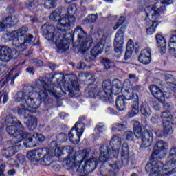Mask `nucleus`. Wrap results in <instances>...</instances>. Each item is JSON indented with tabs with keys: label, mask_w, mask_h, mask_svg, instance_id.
<instances>
[{
	"label": "nucleus",
	"mask_w": 176,
	"mask_h": 176,
	"mask_svg": "<svg viewBox=\"0 0 176 176\" xmlns=\"http://www.w3.org/2000/svg\"><path fill=\"white\" fill-rule=\"evenodd\" d=\"M50 19L54 23L58 22L56 28L52 25L45 23L41 27L43 36L47 41H54L58 53H64L69 49V40L65 37V30L72 25H75L76 19L74 16L67 18L61 17V14L54 10L50 15Z\"/></svg>",
	"instance_id": "1"
},
{
	"label": "nucleus",
	"mask_w": 176,
	"mask_h": 176,
	"mask_svg": "<svg viewBox=\"0 0 176 176\" xmlns=\"http://www.w3.org/2000/svg\"><path fill=\"white\" fill-rule=\"evenodd\" d=\"M168 147V144L163 140H160L155 144L150 162L146 166V171L150 173L149 176H169L171 173H174L176 168V147H172L170 149V160L168 161L165 166L161 161L155 160L164 157Z\"/></svg>",
	"instance_id": "2"
},
{
	"label": "nucleus",
	"mask_w": 176,
	"mask_h": 176,
	"mask_svg": "<svg viewBox=\"0 0 176 176\" xmlns=\"http://www.w3.org/2000/svg\"><path fill=\"white\" fill-rule=\"evenodd\" d=\"M73 36H76L78 41V47L80 52L83 54L85 61L90 63L96 60L98 54H101L104 50V44L98 43L96 46L91 50V54L88 53L89 49L93 45V38L88 36L80 26H77L73 33Z\"/></svg>",
	"instance_id": "3"
},
{
	"label": "nucleus",
	"mask_w": 176,
	"mask_h": 176,
	"mask_svg": "<svg viewBox=\"0 0 176 176\" xmlns=\"http://www.w3.org/2000/svg\"><path fill=\"white\" fill-rule=\"evenodd\" d=\"M23 129L24 127L20 122H15L14 125H8L6 131L9 135L13 137L10 140V142H12V145L13 144H19L23 140H25L23 142L24 146L26 148H32L35 145L36 141H39L40 142L45 141V136L43 135L36 133L28 134L27 132L23 131Z\"/></svg>",
	"instance_id": "4"
},
{
	"label": "nucleus",
	"mask_w": 176,
	"mask_h": 176,
	"mask_svg": "<svg viewBox=\"0 0 176 176\" xmlns=\"http://www.w3.org/2000/svg\"><path fill=\"white\" fill-rule=\"evenodd\" d=\"M33 90V87H25L23 91H20L16 95L15 101L22 102L21 105L17 109L18 115L24 116L25 119L28 115H31L30 112L34 113L35 112L34 109H38L41 107V102L35 100L32 97L34 96Z\"/></svg>",
	"instance_id": "5"
},
{
	"label": "nucleus",
	"mask_w": 176,
	"mask_h": 176,
	"mask_svg": "<svg viewBox=\"0 0 176 176\" xmlns=\"http://www.w3.org/2000/svg\"><path fill=\"white\" fill-rule=\"evenodd\" d=\"M160 7L157 6H148L144 9L145 18L144 21L147 25L146 32L148 35H152L156 32V27L159 25L160 21V13H163L166 10V6L171 5L173 0H160Z\"/></svg>",
	"instance_id": "6"
},
{
	"label": "nucleus",
	"mask_w": 176,
	"mask_h": 176,
	"mask_svg": "<svg viewBox=\"0 0 176 176\" xmlns=\"http://www.w3.org/2000/svg\"><path fill=\"white\" fill-rule=\"evenodd\" d=\"M26 87H32L33 96L32 97L34 98V101H39L40 105L43 102L49 104L52 102V99L49 98L47 93H50L51 96H56L57 91L55 89L56 87L54 84L52 82H47V78L46 77H40L39 80L37 82V85L34 86H26Z\"/></svg>",
	"instance_id": "7"
},
{
	"label": "nucleus",
	"mask_w": 176,
	"mask_h": 176,
	"mask_svg": "<svg viewBox=\"0 0 176 176\" xmlns=\"http://www.w3.org/2000/svg\"><path fill=\"white\" fill-rule=\"evenodd\" d=\"M28 28L23 26L18 30L8 32L2 36L4 42L12 41V46L16 48L18 52H23L25 49V46L31 45L34 36L27 34Z\"/></svg>",
	"instance_id": "8"
},
{
	"label": "nucleus",
	"mask_w": 176,
	"mask_h": 176,
	"mask_svg": "<svg viewBox=\"0 0 176 176\" xmlns=\"http://www.w3.org/2000/svg\"><path fill=\"white\" fill-rule=\"evenodd\" d=\"M91 153H93V151L91 150L84 149L79 151L76 153L75 155L68 157L66 164L72 168H76L77 167V175L84 176L85 170H83L82 162L85 160V159H87Z\"/></svg>",
	"instance_id": "9"
},
{
	"label": "nucleus",
	"mask_w": 176,
	"mask_h": 176,
	"mask_svg": "<svg viewBox=\"0 0 176 176\" xmlns=\"http://www.w3.org/2000/svg\"><path fill=\"white\" fill-rule=\"evenodd\" d=\"M134 133L136 138H140L142 140L141 147L151 146L152 142H153V133L149 130H145L142 132V129L141 128V124L139 122L134 123Z\"/></svg>",
	"instance_id": "10"
},
{
	"label": "nucleus",
	"mask_w": 176,
	"mask_h": 176,
	"mask_svg": "<svg viewBox=\"0 0 176 176\" xmlns=\"http://www.w3.org/2000/svg\"><path fill=\"white\" fill-rule=\"evenodd\" d=\"M164 130L163 132H160V131H157L155 132V134L157 137L162 138V135L164 137H167V135H171L174 131L173 130V122L174 120L173 119V116L170 113V111H164L161 116Z\"/></svg>",
	"instance_id": "11"
},
{
	"label": "nucleus",
	"mask_w": 176,
	"mask_h": 176,
	"mask_svg": "<svg viewBox=\"0 0 176 176\" xmlns=\"http://www.w3.org/2000/svg\"><path fill=\"white\" fill-rule=\"evenodd\" d=\"M6 11L10 15L6 18V20L0 22V31H6L8 28L14 27L19 23V19L14 15V9L13 7H8Z\"/></svg>",
	"instance_id": "12"
},
{
	"label": "nucleus",
	"mask_w": 176,
	"mask_h": 176,
	"mask_svg": "<svg viewBox=\"0 0 176 176\" xmlns=\"http://www.w3.org/2000/svg\"><path fill=\"white\" fill-rule=\"evenodd\" d=\"M83 131H85V124L80 123V121L77 122L71 129L70 133H69V141L72 142V144H79Z\"/></svg>",
	"instance_id": "13"
},
{
	"label": "nucleus",
	"mask_w": 176,
	"mask_h": 176,
	"mask_svg": "<svg viewBox=\"0 0 176 176\" xmlns=\"http://www.w3.org/2000/svg\"><path fill=\"white\" fill-rule=\"evenodd\" d=\"M135 98V101L133 102L131 111L129 112V115L131 118L137 116L138 113H140V104L138 103V94H133V91H126L125 93V99L127 100H133Z\"/></svg>",
	"instance_id": "14"
},
{
	"label": "nucleus",
	"mask_w": 176,
	"mask_h": 176,
	"mask_svg": "<svg viewBox=\"0 0 176 176\" xmlns=\"http://www.w3.org/2000/svg\"><path fill=\"white\" fill-rule=\"evenodd\" d=\"M113 45L115 52L118 53V54H122L123 52V45H124V32L122 28L117 32Z\"/></svg>",
	"instance_id": "15"
},
{
	"label": "nucleus",
	"mask_w": 176,
	"mask_h": 176,
	"mask_svg": "<svg viewBox=\"0 0 176 176\" xmlns=\"http://www.w3.org/2000/svg\"><path fill=\"white\" fill-rule=\"evenodd\" d=\"M151 94L160 102L163 104L166 101V93L162 91L159 87L155 85H151L148 87Z\"/></svg>",
	"instance_id": "16"
},
{
	"label": "nucleus",
	"mask_w": 176,
	"mask_h": 176,
	"mask_svg": "<svg viewBox=\"0 0 176 176\" xmlns=\"http://www.w3.org/2000/svg\"><path fill=\"white\" fill-rule=\"evenodd\" d=\"M13 58V50L8 46H0V60L3 63H9Z\"/></svg>",
	"instance_id": "17"
},
{
	"label": "nucleus",
	"mask_w": 176,
	"mask_h": 176,
	"mask_svg": "<svg viewBox=\"0 0 176 176\" xmlns=\"http://www.w3.org/2000/svg\"><path fill=\"white\" fill-rule=\"evenodd\" d=\"M103 91H100L102 96L101 99L106 102H111V80H106L102 85Z\"/></svg>",
	"instance_id": "18"
},
{
	"label": "nucleus",
	"mask_w": 176,
	"mask_h": 176,
	"mask_svg": "<svg viewBox=\"0 0 176 176\" xmlns=\"http://www.w3.org/2000/svg\"><path fill=\"white\" fill-rule=\"evenodd\" d=\"M77 80L78 78H76V79L71 81L70 86L65 85V90L69 91V96L70 97H75V96H79L80 94L79 91V83Z\"/></svg>",
	"instance_id": "19"
},
{
	"label": "nucleus",
	"mask_w": 176,
	"mask_h": 176,
	"mask_svg": "<svg viewBox=\"0 0 176 176\" xmlns=\"http://www.w3.org/2000/svg\"><path fill=\"white\" fill-rule=\"evenodd\" d=\"M82 165L83 166V175L87 176V174H89V173H91L92 171H94V170H96V168H97V162L96 161V158H92L86 161L84 164L83 161H82Z\"/></svg>",
	"instance_id": "20"
},
{
	"label": "nucleus",
	"mask_w": 176,
	"mask_h": 176,
	"mask_svg": "<svg viewBox=\"0 0 176 176\" xmlns=\"http://www.w3.org/2000/svg\"><path fill=\"white\" fill-rule=\"evenodd\" d=\"M151 48L146 47L143 50H142L139 57L138 60L140 63H142V64H144L145 65H148V64L151 63V61H152V58L151 57Z\"/></svg>",
	"instance_id": "21"
},
{
	"label": "nucleus",
	"mask_w": 176,
	"mask_h": 176,
	"mask_svg": "<svg viewBox=\"0 0 176 176\" xmlns=\"http://www.w3.org/2000/svg\"><path fill=\"white\" fill-rule=\"evenodd\" d=\"M111 143L116 146L112 147L111 155H113L115 159H118L119 157V148L122 144V139L119 136H114L111 140Z\"/></svg>",
	"instance_id": "22"
},
{
	"label": "nucleus",
	"mask_w": 176,
	"mask_h": 176,
	"mask_svg": "<svg viewBox=\"0 0 176 176\" xmlns=\"http://www.w3.org/2000/svg\"><path fill=\"white\" fill-rule=\"evenodd\" d=\"M100 151V157L99 160L102 162V163H105V162H108V159L109 157V152L111 148L108 146V144H104L101 146L99 148Z\"/></svg>",
	"instance_id": "23"
},
{
	"label": "nucleus",
	"mask_w": 176,
	"mask_h": 176,
	"mask_svg": "<svg viewBox=\"0 0 176 176\" xmlns=\"http://www.w3.org/2000/svg\"><path fill=\"white\" fill-rule=\"evenodd\" d=\"M42 155H43V148H38L29 151L27 153V157L32 162H38L39 158L42 157Z\"/></svg>",
	"instance_id": "24"
},
{
	"label": "nucleus",
	"mask_w": 176,
	"mask_h": 176,
	"mask_svg": "<svg viewBox=\"0 0 176 176\" xmlns=\"http://www.w3.org/2000/svg\"><path fill=\"white\" fill-rule=\"evenodd\" d=\"M25 119H28L25 124L30 131H33V130L36 129L38 126V119H36V117L34 116L32 114H28Z\"/></svg>",
	"instance_id": "25"
},
{
	"label": "nucleus",
	"mask_w": 176,
	"mask_h": 176,
	"mask_svg": "<svg viewBox=\"0 0 176 176\" xmlns=\"http://www.w3.org/2000/svg\"><path fill=\"white\" fill-rule=\"evenodd\" d=\"M13 74V70H11L9 72V73L6 75V78H4L3 80L0 81V86L1 87H3L6 85V83L9 82L11 79V85L14 84V79L19 76V74H15L14 77H12V75Z\"/></svg>",
	"instance_id": "26"
},
{
	"label": "nucleus",
	"mask_w": 176,
	"mask_h": 176,
	"mask_svg": "<svg viewBox=\"0 0 176 176\" xmlns=\"http://www.w3.org/2000/svg\"><path fill=\"white\" fill-rule=\"evenodd\" d=\"M20 144H16L14 146H11L8 148H6L3 151L4 155L7 156V157H10V156H13L15 153H17L20 151Z\"/></svg>",
	"instance_id": "27"
},
{
	"label": "nucleus",
	"mask_w": 176,
	"mask_h": 176,
	"mask_svg": "<svg viewBox=\"0 0 176 176\" xmlns=\"http://www.w3.org/2000/svg\"><path fill=\"white\" fill-rule=\"evenodd\" d=\"M116 108L118 111H124L126 109V102L123 96H118L116 102Z\"/></svg>",
	"instance_id": "28"
},
{
	"label": "nucleus",
	"mask_w": 176,
	"mask_h": 176,
	"mask_svg": "<svg viewBox=\"0 0 176 176\" xmlns=\"http://www.w3.org/2000/svg\"><path fill=\"white\" fill-rule=\"evenodd\" d=\"M41 166H50L53 162L49 154L44 155L41 158H38V161Z\"/></svg>",
	"instance_id": "29"
},
{
	"label": "nucleus",
	"mask_w": 176,
	"mask_h": 176,
	"mask_svg": "<svg viewBox=\"0 0 176 176\" xmlns=\"http://www.w3.org/2000/svg\"><path fill=\"white\" fill-rule=\"evenodd\" d=\"M88 94L89 97H96V96H99V97H102V95L100 92H98V89H97V86L93 85L92 87H88Z\"/></svg>",
	"instance_id": "30"
},
{
	"label": "nucleus",
	"mask_w": 176,
	"mask_h": 176,
	"mask_svg": "<svg viewBox=\"0 0 176 176\" xmlns=\"http://www.w3.org/2000/svg\"><path fill=\"white\" fill-rule=\"evenodd\" d=\"M140 112L144 116H146V118H149V116L152 115V110L148 104L141 106Z\"/></svg>",
	"instance_id": "31"
},
{
	"label": "nucleus",
	"mask_w": 176,
	"mask_h": 176,
	"mask_svg": "<svg viewBox=\"0 0 176 176\" xmlns=\"http://www.w3.org/2000/svg\"><path fill=\"white\" fill-rule=\"evenodd\" d=\"M97 19H98V14H89L86 19H84L85 24H90L91 23H96L97 21Z\"/></svg>",
	"instance_id": "32"
},
{
	"label": "nucleus",
	"mask_w": 176,
	"mask_h": 176,
	"mask_svg": "<svg viewBox=\"0 0 176 176\" xmlns=\"http://www.w3.org/2000/svg\"><path fill=\"white\" fill-rule=\"evenodd\" d=\"M122 86V84L120 83V80L118 79L113 80L112 81V88H111V94L113 93V91H120V87Z\"/></svg>",
	"instance_id": "33"
},
{
	"label": "nucleus",
	"mask_w": 176,
	"mask_h": 176,
	"mask_svg": "<svg viewBox=\"0 0 176 176\" xmlns=\"http://www.w3.org/2000/svg\"><path fill=\"white\" fill-rule=\"evenodd\" d=\"M126 130V125L123 124H115L112 126V131L114 133L124 131Z\"/></svg>",
	"instance_id": "34"
},
{
	"label": "nucleus",
	"mask_w": 176,
	"mask_h": 176,
	"mask_svg": "<svg viewBox=\"0 0 176 176\" xmlns=\"http://www.w3.org/2000/svg\"><path fill=\"white\" fill-rule=\"evenodd\" d=\"M129 157V145L124 143L122 146V159L126 160Z\"/></svg>",
	"instance_id": "35"
},
{
	"label": "nucleus",
	"mask_w": 176,
	"mask_h": 176,
	"mask_svg": "<svg viewBox=\"0 0 176 176\" xmlns=\"http://www.w3.org/2000/svg\"><path fill=\"white\" fill-rule=\"evenodd\" d=\"M156 39H157V46H159L160 47H165L166 40L164 39V37H163V36L158 34L156 35Z\"/></svg>",
	"instance_id": "36"
},
{
	"label": "nucleus",
	"mask_w": 176,
	"mask_h": 176,
	"mask_svg": "<svg viewBox=\"0 0 176 176\" xmlns=\"http://www.w3.org/2000/svg\"><path fill=\"white\" fill-rule=\"evenodd\" d=\"M39 5V0H29L25 3V6L29 9H35Z\"/></svg>",
	"instance_id": "37"
},
{
	"label": "nucleus",
	"mask_w": 176,
	"mask_h": 176,
	"mask_svg": "<svg viewBox=\"0 0 176 176\" xmlns=\"http://www.w3.org/2000/svg\"><path fill=\"white\" fill-rule=\"evenodd\" d=\"M44 8H45V9H53L56 8L54 0H45Z\"/></svg>",
	"instance_id": "38"
},
{
	"label": "nucleus",
	"mask_w": 176,
	"mask_h": 176,
	"mask_svg": "<svg viewBox=\"0 0 176 176\" xmlns=\"http://www.w3.org/2000/svg\"><path fill=\"white\" fill-rule=\"evenodd\" d=\"M63 155L68 153V157L73 156L74 155V148L71 146H66L63 148Z\"/></svg>",
	"instance_id": "39"
},
{
	"label": "nucleus",
	"mask_w": 176,
	"mask_h": 176,
	"mask_svg": "<svg viewBox=\"0 0 176 176\" xmlns=\"http://www.w3.org/2000/svg\"><path fill=\"white\" fill-rule=\"evenodd\" d=\"M5 122L7 126H12L14 124V123H19V122L14 121V120L13 119V117L10 115H8L6 117Z\"/></svg>",
	"instance_id": "40"
},
{
	"label": "nucleus",
	"mask_w": 176,
	"mask_h": 176,
	"mask_svg": "<svg viewBox=\"0 0 176 176\" xmlns=\"http://www.w3.org/2000/svg\"><path fill=\"white\" fill-rule=\"evenodd\" d=\"M67 12L69 16L65 17H67V19H71V17H74V14L76 13V7L72 6H69L67 8Z\"/></svg>",
	"instance_id": "41"
},
{
	"label": "nucleus",
	"mask_w": 176,
	"mask_h": 176,
	"mask_svg": "<svg viewBox=\"0 0 176 176\" xmlns=\"http://www.w3.org/2000/svg\"><path fill=\"white\" fill-rule=\"evenodd\" d=\"M56 140L58 142H65V141L68 140V136H67L64 133H60L56 135Z\"/></svg>",
	"instance_id": "42"
},
{
	"label": "nucleus",
	"mask_w": 176,
	"mask_h": 176,
	"mask_svg": "<svg viewBox=\"0 0 176 176\" xmlns=\"http://www.w3.org/2000/svg\"><path fill=\"white\" fill-rule=\"evenodd\" d=\"M87 78H89V74L81 73L78 76V80L79 82H87Z\"/></svg>",
	"instance_id": "43"
},
{
	"label": "nucleus",
	"mask_w": 176,
	"mask_h": 176,
	"mask_svg": "<svg viewBox=\"0 0 176 176\" xmlns=\"http://www.w3.org/2000/svg\"><path fill=\"white\" fill-rule=\"evenodd\" d=\"M95 131L96 133H104L105 131V125L102 123L98 124L95 128Z\"/></svg>",
	"instance_id": "44"
},
{
	"label": "nucleus",
	"mask_w": 176,
	"mask_h": 176,
	"mask_svg": "<svg viewBox=\"0 0 176 176\" xmlns=\"http://www.w3.org/2000/svg\"><path fill=\"white\" fill-rule=\"evenodd\" d=\"M134 135H135V133H133L131 131H126L125 132L124 137H125L127 141H133Z\"/></svg>",
	"instance_id": "45"
},
{
	"label": "nucleus",
	"mask_w": 176,
	"mask_h": 176,
	"mask_svg": "<svg viewBox=\"0 0 176 176\" xmlns=\"http://www.w3.org/2000/svg\"><path fill=\"white\" fill-rule=\"evenodd\" d=\"M124 21H126V18L124 16H120L117 24L113 27V30L116 31V30H118V28H119Z\"/></svg>",
	"instance_id": "46"
},
{
	"label": "nucleus",
	"mask_w": 176,
	"mask_h": 176,
	"mask_svg": "<svg viewBox=\"0 0 176 176\" xmlns=\"http://www.w3.org/2000/svg\"><path fill=\"white\" fill-rule=\"evenodd\" d=\"M31 64L34 67H42V65H43V62L39 59H32Z\"/></svg>",
	"instance_id": "47"
},
{
	"label": "nucleus",
	"mask_w": 176,
	"mask_h": 176,
	"mask_svg": "<svg viewBox=\"0 0 176 176\" xmlns=\"http://www.w3.org/2000/svg\"><path fill=\"white\" fill-rule=\"evenodd\" d=\"M63 147H59V148L57 147L54 150V153L55 156L60 157L61 156V155H64V151H63Z\"/></svg>",
	"instance_id": "48"
},
{
	"label": "nucleus",
	"mask_w": 176,
	"mask_h": 176,
	"mask_svg": "<svg viewBox=\"0 0 176 176\" xmlns=\"http://www.w3.org/2000/svg\"><path fill=\"white\" fill-rule=\"evenodd\" d=\"M87 79L86 82L87 85H93L96 82V77L91 74H88Z\"/></svg>",
	"instance_id": "49"
},
{
	"label": "nucleus",
	"mask_w": 176,
	"mask_h": 176,
	"mask_svg": "<svg viewBox=\"0 0 176 176\" xmlns=\"http://www.w3.org/2000/svg\"><path fill=\"white\" fill-rule=\"evenodd\" d=\"M151 106L155 111H159V109H160V104H159L156 100H153L151 102Z\"/></svg>",
	"instance_id": "50"
},
{
	"label": "nucleus",
	"mask_w": 176,
	"mask_h": 176,
	"mask_svg": "<svg viewBox=\"0 0 176 176\" xmlns=\"http://www.w3.org/2000/svg\"><path fill=\"white\" fill-rule=\"evenodd\" d=\"M126 50H134V42L133 40L130 39L126 44Z\"/></svg>",
	"instance_id": "51"
},
{
	"label": "nucleus",
	"mask_w": 176,
	"mask_h": 176,
	"mask_svg": "<svg viewBox=\"0 0 176 176\" xmlns=\"http://www.w3.org/2000/svg\"><path fill=\"white\" fill-rule=\"evenodd\" d=\"M133 54V50H126L124 55V60H129L131 58V55Z\"/></svg>",
	"instance_id": "52"
},
{
	"label": "nucleus",
	"mask_w": 176,
	"mask_h": 176,
	"mask_svg": "<svg viewBox=\"0 0 176 176\" xmlns=\"http://www.w3.org/2000/svg\"><path fill=\"white\" fill-rule=\"evenodd\" d=\"M103 64L105 69H109L111 68V61L109 59L104 58Z\"/></svg>",
	"instance_id": "53"
},
{
	"label": "nucleus",
	"mask_w": 176,
	"mask_h": 176,
	"mask_svg": "<svg viewBox=\"0 0 176 176\" xmlns=\"http://www.w3.org/2000/svg\"><path fill=\"white\" fill-rule=\"evenodd\" d=\"M5 168H6V164H1L0 165V176H5Z\"/></svg>",
	"instance_id": "54"
},
{
	"label": "nucleus",
	"mask_w": 176,
	"mask_h": 176,
	"mask_svg": "<svg viewBox=\"0 0 176 176\" xmlns=\"http://www.w3.org/2000/svg\"><path fill=\"white\" fill-rule=\"evenodd\" d=\"M51 166L52 167L53 170H54V171H60V166L56 162H52Z\"/></svg>",
	"instance_id": "55"
},
{
	"label": "nucleus",
	"mask_w": 176,
	"mask_h": 176,
	"mask_svg": "<svg viewBox=\"0 0 176 176\" xmlns=\"http://www.w3.org/2000/svg\"><path fill=\"white\" fill-rule=\"evenodd\" d=\"M151 122L153 124H156L159 122V116L155 115L153 116L151 119Z\"/></svg>",
	"instance_id": "56"
},
{
	"label": "nucleus",
	"mask_w": 176,
	"mask_h": 176,
	"mask_svg": "<svg viewBox=\"0 0 176 176\" xmlns=\"http://www.w3.org/2000/svg\"><path fill=\"white\" fill-rule=\"evenodd\" d=\"M129 78L130 80H132L133 82H137L138 80V77L135 74H129Z\"/></svg>",
	"instance_id": "57"
},
{
	"label": "nucleus",
	"mask_w": 176,
	"mask_h": 176,
	"mask_svg": "<svg viewBox=\"0 0 176 176\" xmlns=\"http://www.w3.org/2000/svg\"><path fill=\"white\" fill-rule=\"evenodd\" d=\"M50 148L51 151H54L56 148H57V142L52 141L50 143Z\"/></svg>",
	"instance_id": "58"
},
{
	"label": "nucleus",
	"mask_w": 176,
	"mask_h": 176,
	"mask_svg": "<svg viewBox=\"0 0 176 176\" xmlns=\"http://www.w3.org/2000/svg\"><path fill=\"white\" fill-rule=\"evenodd\" d=\"M165 79H166V80H174V79H175L174 74H166L165 75Z\"/></svg>",
	"instance_id": "59"
},
{
	"label": "nucleus",
	"mask_w": 176,
	"mask_h": 176,
	"mask_svg": "<svg viewBox=\"0 0 176 176\" xmlns=\"http://www.w3.org/2000/svg\"><path fill=\"white\" fill-rule=\"evenodd\" d=\"M26 72L31 75H34V74H35V69H34L33 67H28L26 69Z\"/></svg>",
	"instance_id": "60"
},
{
	"label": "nucleus",
	"mask_w": 176,
	"mask_h": 176,
	"mask_svg": "<svg viewBox=\"0 0 176 176\" xmlns=\"http://www.w3.org/2000/svg\"><path fill=\"white\" fill-rule=\"evenodd\" d=\"M86 67V64L85 63H80L77 65V69H83Z\"/></svg>",
	"instance_id": "61"
},
{
	"label": "nucleus",
	"mask_w": 176,
	"mask_h": 176,
	"mask_svg": "<svg viewBox=\"0 0 176 176\" xmlns=\"http://www.w3.org/2000/svg\"><path fill=\"white\" fill-rule=\"evenodd\" d=\"M48 67L50 68V69H52V71H54V69H56L57 65H56V64H54V63H50L48 64Z\"/></svg>",
	"instance_id": "62"
},
{
	"label": "nucleus",
	"mask_w": 176,
	"mask_h": 176,
	"mask_svg": "<svg viewBox=\"0 0 176 176\" xmlns=\"http://www.w3.org/2000/svg\"><path fill=\"white\" fill-rule=\"evenodd\" d=\"M149 0H138V3L140 6H142V5H145V3H148Z\"/></svg>",
	"instance_id": "63"
},
{
	"label": "nucleus",
	"mask_w": 176,
	"mask_h": 176,
	"mask_svg": "<svg viewBox=\"0 0 176 176\" xmlns=\"http://www.w3.org/2000/svg\"><path fill=\"white\" fill-rule=\"evenodd\" d=\"M8 100H9V96H8V94H4L3 98V104H6Z\"/></svg>",
	"instance_id": "64"
}]
</instances>
